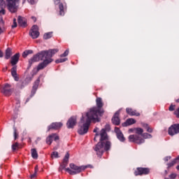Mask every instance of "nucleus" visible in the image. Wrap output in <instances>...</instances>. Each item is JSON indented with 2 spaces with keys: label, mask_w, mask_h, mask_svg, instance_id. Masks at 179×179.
<instances>
[{
  "label": "nucleus",
  "mask_w": 179,
  "mask_h": 179,
  "mask_svg": "<svg viewBox=\"0 0 179 179\" xmlns=\"http://www.w3.org/2000/svg\"><path fill=\"white\" fill-rule=\"evenodd\" d=\"M96 107H93L90 110L88 113H86V121L85 123L83 124V127L78 131L79 135H85L87 134V131H89V127H90V124L92 121L94 122H99L100 119L99 118V115L101 117L103 114H104V110H103V106L104 103H103V99L101 97H97L96 99Z\"/></svg>",
  "instance_id": "nucleus-1"
},
{
  "label": "nucleus",
  "mask_w": 179,
  "mask_h": 179,
  "mask_svg": "<svg viewBox=\"0 0 179 179\" xmlns=\"http://www.w3.org/2000/svg\"><path fill=\"white\" fill-rule=\"evenodd\" d=\"M99 142L93 147V149L99 157H101L105 152H108L111 149V142L108 141V136L106 129L100 131Z\"/></svg>",
  "instance_id": "nucleus-2"
},
{
  "label": "nucleus",
  "mask_w": 179,
  "mask_h": 179,
  "mask_svg": "<svg viewBox=\"0 0 179 179\" xmlns=\"http://www.w3.org/2000/svg\"><path fill=\"white\" fill-rule=\"evenodd\" d=\"M38 61H43L37 66V71H41L44 68H47L51 62L54 60L50 57V54L48 50H43L41 52L35 55L29 60V68L34 64V62H38Z\"/></svg>",
  "instance_id": "nucleus-3"
},
{
  "label": "nucleus",
  "mask_w": 179,
  "mask_h": 179,
  "mask_svg": "<svg viewBox=\"0 0 179 179\" xmlns=\"http://www.w3.org/2000/svg\"><path fill=\"white\" fill-rule=\"evenodd\" d=\"M20 59V53L17 52L13 56L10 57V64L13 66L11 69V76H13L14 80L15 82H18L19 76H17V62H19V59Z\"/></svg>",
  "instance_id": "nucleus-4"
},
{
  "label": "nucleus",
  "mask_w": 179,
  "mask_h": 179,
  "mask_svg": "<svg viewBox=\"0 0 179 179\" xmlns=\"http://www.w3.org/2000/svg\"><path fill=\"white\" fill-rule=\"evenodd\" d=\"M69 167L70 168H66L65 171L69 173L70 176H76V174H79L82 173V171L86 170V169H87L88 167H90V169H92L93 166L92 165L78 166L73 163H71L69 164Z\"/></svg>",
  "instance_id": "nucleus-5"
},
{
  "label": "nucleus",
  "mask_w": 179,
  "mask_h": 179,
  "mask_svg": "<svg viewBox=\"0 0 179 179\" xmlns=\"http://www.w3.org/2000/svg\"><path fill=\"white\" fill-rule=\"evenodd\" d=\"M136 134L129 136V141L133 142V143H137V145H142L145 143V139L142 138L139 135H143V129L141 127L136 128Z\"/></svg>",
  "instance_id": "nucleus-6"
},
{
  "label": "nucleus",
  "mask_w": 179,
  "mask_h": 179,
  "mask_svg": "<svg viewBox=\"0 0 179 179\" xmlns=\"http://www.w3.org/2000/svg\"><path fill=\"white\" fill-rule=\"evenodd\" d=\"M10 12H17L20 0H6Z\"/></svg>",
  "instance_id": "nucleus-7"
},
{
  "label": "nucleus",
  "mask_w": 179,
  "mask_h": 179,
  "mask_svg": "<svg viewBox=\"0 0 179 179\" xmlns=\"http://www.w3.org/2000/svg\"><path fill=\"white\" fill-rule=\"evenodd\" d=\"M13 88H12V85H10L8 83H6L4 85V86L2 87L1 92L3 93L4 96H12V93H13Z\"/></svg>",
  "instance_id": "nucleus-8"
},
{
  "label": "nucleus",
  "mask_w": 179,
  "mask_h": 179,
  "mask_svg": "<svg viewBox=\"0 0 179 179\" xmlns=\"http://www.w3.org/2000/svg\"><path fill=\"white\" fill-rule=\"evenodd\" d=\"M168 134L170 136H174V135H177L179 134V124H172L168 130Z\"/></svg>",
  "instance_id": "nucleus-9"
},
{
  "label": "nucleus",
  "mask_w": 179,
  "mask_h": 179,
  "mask_svg": "<svg viewBox=\"0 0 179 179\" xmlns=\"http://www.w3.org/2000/svg\"><path fill=\"white\" fill-rule=\"evenodd\" d=\"M150 173V169L149 168H142V167H138L136 170L134 171V176H146L147 174H149Z\"/></svg>",
  "instance_id": "nucleus-10"
},
{
  "label": "nucleus",
  "mask_w": 179,
  "mask_h": 179,
  "mask_svg": "<svg viewBox=\"0 0 179 179\" xmlns=\"http://www.w3.org/2000/svg\"><path fill=\"white\" fill-rule=\"evenodd\" d=\"M29 36H31L32 38H38L40 36V32L38 31V26H32L31 29L29 31Z\"/></svg>",
  "instance_id": "nucleus-11"
},
{
  "label": "nucleus",
  "mask_w": 179,
  "mask_h": 179,
  "mask_svg": "<svg viewBox=\"0 0 179 179\" xmlns=\"http://www.w3.org/2000/svg\"><path fill=\"white\" fill-rule=\"evenodd\" d=\"M78 124L76 116L71 117L66 123V127L69 129L73 128Z\"/></svg>",
  "instance_id": "nucleus-12"
},
{
  "label": "nucleus",
  "mask_w": 179,
  "mask_h": 179,
  "mask_svg": "<svg viewBox=\"0 0 179 179\" xmlns=\"http://www.w3.org/2000/svg\"><path fill=\"white\" fill-rule=\"evenodd\" d=\"M68 163H69V152H66L63 159L62 164H60L59 169L64 170L66 169V166H68Z\"/></svg>",
  "instance_id": "nucleus-13"
},
{
  "label": "nucleus",
  "mask_w": 179,
  "mask_h": 179,
  "mask_svg": "<svg viewBox=\"0 0 179 179\" xmlns=\"http://www.w3.org/2000/svg\"><path fill=\"white\" fill-rule=\"evenodd\" d=\"M112 122L113 125H120L121 120L120 119V110H117L112 117Z\"/></svg>",
  "instance_id": "nucleus-14"
},
{
  "label": "nucleus",
  "mask_w": 179,
  "mask_h": 179,
  "mask_svg": "<svg viewBox=\"0 0 179 179\" xmlns=\"http://www.w3.org/2000/svg\"><path fill=\"white\" fill-rule=\"evenodd\" d=\"M31 82V78H26L24 80H20L17 84V87L18 89H24V87H26V86H27V85H29V83Z\"/></svg>",
  "instance_id": "nucleus-15"
},
{
  "label": "nucleus",
  "mask_w": 179,
  "mask_h": 179,
  "mask_svg": "<svg viewBox=\"0 0 179 179\" xmlns=\"http://www.w3.org/2000/svg\"><path fill=\"white\" fill-rule=\"evenodd\" d=\"M115 132L116 134V136L117 139L120 142H125V137L124 136V134H122V131L118 127H115Z\"/></svg>",
  "instance_id": "nucleus-16"
},
{
  "label": "nucleus",
  "mask_w": 179,
  "mask_h": 179,
  "mask_svg": "<svg viewBox=\"0 0 179 179\" xmlns=\"http://www.w3.org/2000/svg\"><path fill=\"white\" fill-rule=\"evenodd\" d=\"M40 78H41V76L38 77L34 83L31 92V97H33V96L36 94V92H37V89H38V85H40Z\"/></svg>",
  "instance_id": "nucleus-17"
},
{
  "label": "nucleus",
  "mask_w": 179,
  "mask_h": 179,
  "mask_svg": "<svg viewBox=\"0 0 179 179\" xmlns=\"http://www.w3.org/2000/svg\"><path fill=\"white\" fill-rule=\"evenodd\" d=\"M55 5H59V15L60 16H64L65 12L64 11V4L61 3V0H53Z\"/></svg>",
  "instance_id": "nucleus-18"
},
{
  "label": "nucleus",
  "mask_w": 179,
  "mask_h": 179,
  "mask_svg": "<svg viewBox=\"0 0 179 179\" xmlns=\"http://www.w3.org/2000/svg\"><path fill=\"white\" fill-rule=\"evenodd\" d=\"M62 122H52L48 127V131H50L51 129H59L62 127Z\"/></svg>",
  "instance_id": "nucleus-19"
},
{
  "label": "nucleus",
  "mask_w": 179,
  "mask_h": 179,
  "mask_svg": "<svg viewBox=\"0 0 179 179\" xmlns=\"http://www.w3.org/2000/svg\"><path fill=\"white\" fill-rule=\"evenodd\" d=\"M17 22L20 27H26L27 26V21H26V18L20 15L17 17Z\"/></svg>",
  "instance_id": "nucleus-20"
},
{
  "label": "nucleus",
  "mask_w": 179,
  "mask_h": 179,
  "mask_svg": "<svg viewBox=\"0 0 179 179\" xmlns=\"http://www.w3.org/2000/svg\"><path fill=\"white\" fill-rule=\"evenodd\" d=\"M126 113L127 114L131 116L135 115L136 117H139V115H141V113L136 112V110H134L131 108H127L126 109Z\"/></svg>",
  "instance_id": "nucleus-21"
},
{
  "label": "nucleus",
  "mask_w": 179,
  "mask_h": 179,
  "mask_svg": "<svg viewBox=\"0 0 179 179\" xmlns=\"http://www.w3.org/2000/svg\"><path fill=\"white\" fill-rule=\"evenodd\" d=\"M136 123V120L135 119L132 118H129L124 122V123L122 124V127H129V125H132Z\"/></svg>",
  "instance_id": "nucleus-22"
},
{
  "label": "nucleus",
  "mask_w": 179,
  "mask_h": 179,
  "mask_svg": "<svg viewBox=\"0 0 179 179\" xmlns=\"http://www.w3.org/2000/svg\"><path fill=\"white\" fill-rule=\"evenodd\" d=\"M13 54V53L12 52V48H8L5 51V59H9V58L12 57Z\"/></svg>",
  "instance_id": "nucleus-23"
},
{
  "label": "nucleus",
  "mask_w": 179,
  "mask_h": 179,
  "mask_svg": "<svg viewBox=\"0 0 179 179\" xmlns=\"http://www.w3.org/2000/svg\"><path fill=\"white\" fill-rule=\"evenodd\" d=\"M31 155L32 159H34L35 160H37V159H38V153L37 152V150H36V148H32L31 150Z\"/></svg>",
  "instance_id": "nucleus-24"
},
{
  "label": "nucleus",
  "mask_w": 179,
  "mask_h": 179,
  "mask_svg": "<svg viewBox=\"0 0 179 179\" xmlns=\"http://www.w3.org/2000/svg\"><path fill=\"white\" fill-rule=\"evenodd\" d=\"M58 51H59V50H58V49H50L49 50H48L49 57L50 58H52V56L55 55V54H57V52H58Z\"/></svg>",
  "instance_id": "nucleus-25"
},
{
  "label": "nucleus",
  "mask_w": 179,
  "mask_h": 179,
  "mask_svg": "<svg viewBox=\"0 0 179 179\" xmlns=\"http://www.w3.org/2000/svg\"><path fill=\"white\" fill-rule=\"evenodd\" d=\"M54 136H55V134H52L49 135L48 137H47L46 143H48V145H51V143H52V139H54Z\"/></svg>",
  "instance_id": "nucleus-26"
},
{
  "label": "nucleus",
  "mask_w": 179,
  "mask_h": 179,
  "mask_svg": "<svg viewBox=\"0 0 179 179\" xmlns=\"http://www.w3.org/2000/svg\"><path fill=\"white\" fill-rule=\"evenodd\" d=\"M30 54H33V50H27L25 51H24L22 52V56L24 57V58H27V55H30Z\"/></svg>",
  "instance_id": "nucleus-27"
},
{
  "label": "nucleus",
  "mask_w": 179,
  "mask_h": 179,
  "mask_svg": "<svg viewBox=\"0 0 179 179\" xmlns=\"http://www.w3.org/2000/svg\"><path fill=\"white\" fill-rule=\"evenodd\" d=\"M52 37V32H47L43 35V40H48Z\"/></svg>",
  "instance_id": "nucleus-28"
},
{
  "label": "nucleus",
  "mask_w": 179,
  "mask_h": 179,
  "mask_svg": "<svg viewBox=\"0 0 179 179\" xmlns=\"http://www.w3.org/2000/svg\"><path fill=\"white\" fill-rule=\"evenodd\" d=\"M38 172V166H35L34 173L31 175V178H36L37 177V173Z\"/></svg>",
  "instance_id": "nucleus-29"
},
{
  "label": "nucleus",
  "mask_w": 179,
  "mask_h": 179,
  "mask_svg": "<svg viewBox=\"0 0 179 179\" xmlns=\"http://www.w3.org/2000/svg\"><path fill=\"white\" fill-rule=\"evenodd\" d=\"M13 131H14V139L16 141L17 138L19 137V134L17 133V129H16L15 127H13Z\"/></svg>",
  "instance_id": "nucleus-30"
},
{
  "label": "nucleus",
  "mask_w": 179,
  "mask_h": 179,
  "mask_svg": "<svg viewBox=\"0 0 179 179\" xmlns=\"http://www.w3.org/2000/svg\"><path fill=\"white\" fill-rule=\"evenodd\" d=\"M66 61H68V58L65 57L63 59H58L55 61L56 64H62V62H66Z\"/></svg>",
  "instance_id": "nucleus-31"
},
{
  "label": "nucleus",
  "mask_w": 179,
  "mask_h": 179,
  "mask_svg": "<svg viewBox=\"0 0 179 179\" xmlns=\"http://www.w3.org/2000/svg\"><path fill=\"white\" fill-rule=\"evenodd\" d=\"M18 149H19V143H15L12 145L13 152H15V150H18Z\"/></svg>",
  "instance_id": "nucleus-32"
},
{
  "label": "nucleus",
  "mask_w": 179,
  "mask_h": 179,
  "mask_svg": "<svg viewBox=\"0 0 179 179\" xmlns=\"http://www.w3.org/2000/svg\"><path fill=\"white\" fill-rule=\"evenodd\" d=\"M51 157L52 159H58V157H59L58 155V152L57 151L52 152L51 154Z\"/></svg>",
  "instance_id": "nucleus-33"
},
{
  "label": "nucleus",
  "mask_w": 179,
  "mask_h": 179,
  "mask_svg": "<svg viewBox=\"0 0 179 179\" xmlns=\"http://www.w3.org/2000/svg\"><path fill=\"white\" fill-rule=\"evenodd\" d=\"M141 136H143V138H144V139H148L152 138L151 134H149L148 133H144L141 135Z\"/></svg>",
  "instance_id": "nucleus-34"
},
{
  "label": "nucleus",
  "mask_w": 179,
  "mask_h": 179,
  "mask_svg": "<svg viewBox=\"0 0 179 179\" xmlns=\"http://www.w3.org/2000/svg\"><path fill=\"white\" fill-rule=\"evenodd\" d=\"M6 5H7V9H8V10H9V12H10V13H16V12H17V11H15V12L10 11L9 8H8V1L6 0ZM3 3H5V1L0 0V5H3Z\"/></svg>",
  "instance_id": "nucleus-35"
},
{
  "label": "nucleus",
  "mask_w": 179,
  "mask_h": 179,
  "mask_svg": "<svg viewBox=\"0 0 179 179\" xmlns=\"http://www.w3.org/2000/svg\"><path fill=\"white\" fill-rule=\"evenodd\" d=\"M69 54V50H65V52H64L63 54H62V55H60V57H61L62 58L64 57H68Z\"/></svg>",
  "instance_id": "nucleus-36"
},
{
  "label": "nucleus",
  "mask_w": 179,
  "mask_h": 179,
  "mask_svg": "<svg viewBox=\"0 0 179 179\" xmlns=\"http://www.w3.org/2000/svg\"><path fill=\"white\" fill-rule=\"evenodd\" d=\"M15 27H17V22H16V18L13 19V24L12 25L13 29H15Z\"/></svg>",
  "instance_id": "nucleus-37"
},
{
  "label": "nucleus",
  "mask_w": 179,
  "mask_h": 179,
  "mask_svg": "<svg viewBox=\"0 0 179 179\" xmlns=\"http://www.w3.org/2000/svg\"><path fill=\"white\" fill-rule=\"evenodd\" d=\"M169 111H174L176 110V105H171L169 108Z\"/></svg>",
  "instance_id": "nucleus-38"
},
{
  "label": "nucleus",
  "mask_w": 179,
  "mask_h": 179,
  "mask_svg": "<svg viewBox=\"0 0 179 179\" xmlns=\"http://www.w3.org/2000/svg\"><path fill=\"white\" fill-rule=\"evenodd\" d=\"M4 25H5V22L3 21V18L0 17V26H1V27H3Z\"/></svg>",
  "instance_id": "nucleus-39"
},
{
  "label": "nucleus",
  "mask_w": 179,
  "mask_h": 179,
  "mask_svg": "<svg viewBox=\"0 0 179 179\" xmlns=\"http://www.w3.org/2000/svg\"><path fill=\"white\" fill-rule=\"evenodd\" d=\"M53 139L54 141H55V142H57V141H59V136H57L56 134H55V136H53Z\"/></svg>",
  "instance_id": "nucleus-40"
},
{
  "label": "nucleus",
  "mask_w": 179,
  "mask_h": 179,
  "mask_svg": "<svg viewBox=\"0 0 179 179\" xmlns=\"http://www.w3.org/2000/svg\"><path fill=\"white\" fill-rule=\"evenodd\" d=\"M176 177H177V174H176V173H171L169 176V178H171V179H175Z\"/></svg>",
  "instance_id": "nucleus-41"
},
{
  "label": "nucleus",
  "mask_w": 179,
  "mask_h": 179,
  "mask_svg": "<svg viewBox=\"0 0 179 179\" xmlns=\"http://www.w3.org/2000/svg\"><path fill=\"white\" fill-rule=\"evenodd\" d=\"M29 3L31 5H34L36 2H37V0H28Z\"/></svg>",
  "instance_id": "nucleus-42"
},
{
  "label": "nucleus",
  "mask_w": 179,
  "mask_h": 179,
  "mask_svg": "<svg viewBox=\"0 0 179 179\" xmlns=\"http://www.w3.org/2000/svg\"><path fill=\"white\" fill-rule=\"evenodd\" d=\"M147 132H149L150 134H152V132H153V129H152L150 127H147Z\"/></svg>",
  "instance_id": "nucleus-43"
},
{
  "label": "nucleus",
  "mask_w": 179,
  "mask_h": 179,
  "mask_svg": "<svg viewBox=\"0 0 179 179\" xmlns=\"http://www.w3.org/2000/svg\"><path fill=\"white\" fill-rule=\"evenodd\" d=\"M142 127H143V128H145V129H148V127H149V124H146V123H142Z\"/></svg>",
  "instance_id": "nucleus-44"
},
{
  "label": "nucleus",
  "mask_w": 179,
  "mask_h": 179,
  "mask_svg": "<svg viewBox=\"0 0 179 179\" xmlns=\"http://www.w3.org/2000/svg\"><path fill=\"white\" fill-rule=\"evenodd\" d=\"M0 13H1V15H5L6 13V11L5 10V9H1L0 10Z\"/></svg>",
  "instance_id": "nucleus-45"
},
{
  "label": "nucleus",
  "mask_w": 179,
  "mask_h": 179,
  "mask_svg": "<svg viewBox=\"0 0 179 179\" xmlns=\"http://www.w3.org/2000/svg\"><path fill=\"white\" fill-rule=\"evenodd\" d=\"M99 135H100V134H99V133H96V134H95V137L94 138V141L95 142H97L96 138H97V136H99Z\"/></svg>",
  "instance_id": "nucleus-46"
},
{
  "label": "nucleus",
  "mask_w": 179,
  "mask_h": 179,
  "mask_svg": "<svg viewBox=\"0 0 179 179\" xmlns=\"http://www.w3.org/2000/svg\"><path fill=\"white\" fill-rule=\"evenodd\" d=\"M171 159V157H166L165 158H164V161L165 162H169V160H170Z\"/></svg>",
  "instance_id": "nucleus-47"
},
{
  "label": "nucleus",
  "mask_w": 179,
  "mask_h": 179,
  "mask_svg": "<svg viewBox=\"0 0 179 179\" xmlns=\"http://www.w3.org/2000/svg\"><path fill=\"white\" fill-rule=\"evenodd\" d=\"M0 58H3V52L0 50Z\"/></svg>",
  "instance_id": "nucleus-48"
},
{
  "label": "nucleus",
  "mask_w": 179,
  "mask_h": 179,
  "mask_svg": "<svg viewBox=\"0 0 179 179\" xmlns=\"http://www.w3.org/2000/svg\"><path fill=\"white\" fill-rule=\"evenodd\" d=\"M80 122L81 123H83V122H85V116H82V117H81V119H80Z\"/></svg>",
  "instance_id": "nucleus-49"
},
{
  "label": "nucleus",
  "mask_w": 179,
  "mask_h": 179,
  "mask_svg": "<svg viewBox=\"0 0 179 179\" xmlns=\"http://www.w3.org/2000/svg\"><path fill=\"white\" fill-rule=\"evenodd\" d=\"M97 131H99V128L96 127L94 130L93 132H94L95 134H98Z\"/></svg>",
  "instance_id": "nucleus-50"
},
{
  "label": "nucleus",
  "mask_w": 179,
  "mask_h": 179,
  "mask_svg": "<svg viewBox=\"0 0 179 179\" xmlns=\"http://www.w3.org/2000/svg\"><path fill=\"white\" fill-rule=\"evenodd\" d=\"M31 19L34 22H37V18H36V17H31Z\"/></svg>",
  "instance_id": "nucleus-51"
},
{
  "label": "nucleus",
  "mask_w": 179,
  "mask_h": 179,
  "mask_svg": "<svg viewBox=\"0 0 179 179\" xmlns=\"http://www.w3.org/2000/svg\"><path fill=\"white\" fill-rule=\"evenodd\" d=\"M30 99H31V95H30L29 98H27L25 103H29V101H30Z\"/></svg>",
  "instance_id": "nucleus-52"
},
{
  "label": "nucleus",
  "mask_w": 179,
  "mask_h": 179,
  "mask_svg": "<svg viewBox=\"0 0 179 179\" xmlns=\"http://www.w3.org/2000/svg\"><path fill=\"white\" fill-rule=\"evenodd\" d=\"M1 27V26H0V35L2 34V33H3V29Z\"/></svg>",
  "instance_id": "nucleus-53"
},
{
  "label": "nucleus",
  "mask_w": 179,
  "mask_h": 179,
  "mask_svg": "<svg viewBox=\"0 0 179 179\" xmlns=\"http://www.w3.org/2000/svg\"><path fill=\"white\" fill-rule=\"evenodd\" d=\"M176 169H177V170L179 171V165H178V166H176Z\"/></svg>",
  "instance_id": "nucleus-54"
},
{
  "label": "nucleus",
  "mask_w": 179,
  "mask_h": 179,
  "mask_svg": "<svg viewBox=\"0 0 179 179\" xmlns=\"http://www.w3.org/2000/svg\"><path fill=\"white\" fill-rule=\"evenodd\" d=\"M176 103H179V99L176 100Z\"/></svg>",
  "instance_id": "nucleus-55"
},
{
  "label": "nucleus",
  "mask_w": 179,
  "mask_h": 179,
  "mask_svg": "<svg viewBox=\"0 0 179 179\" xmlns=\"http://www.w3.org/2000/svg\"><path fill=\"white\" fill-rule=\"evenodd\" d=\"M165 173H167V171H165Z\"/></svg>",
  "instance_id": "nucleus-56"
},
{
  "label": "nucleus",
  "mask_w": 179,
  "mask_h": 179,
  "mask_svg": "<svg viewBox=\"0 0 179 179\" xmlns=\"http://www.w3.org/2000/svg\"><path fill=\"white\" fill-rule=\"evenodd\" d=\"M165 179H169V178H165Z\"/></svg>",
  "instance_id": "nucleus-57"
}]
</instances>
